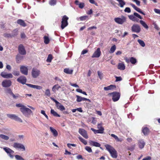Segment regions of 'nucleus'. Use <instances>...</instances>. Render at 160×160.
Returning a JSON list of instances; mask_svg holds the SVG:
<instances>
[{
    "instance_id": "bb28decb",
    "label": "nucleus",
    "mask_w": 160,
    "mask_h": 160,
    "mask_svg": "<svg viewBox=\"0 0 160 160\" xmlns=\"http://www.w3.org/2000/svg\"><path fill=\"white\" fill-rule=\"evenodd\" d=\"M118 68L120 70H123L125 68V66L123 63H118Z\"/></svg>"
},
{
    "instance_id": "72a5a7b5",
    "label": "nucleus",
    "mask_w": 160,
    "mask_h": 160,
    "mask_svg": "<svg viewBox=\"0 0 160 160\" xmlns=\"http://www.w3.org/2000/svg\"><path fill=\"white\" fill-rule=\"evenodd\" d=\"M44 42L46 44H48L50 42V39L48 37L46 36H45L44 37Z\"/></svg>"
},
{
    "instance_id": "f03ea898",
    "label": "nucleus",
    "mask_w": 160,
    "mask_h": 160,
    "mask_svg": "<svg viewBox=\"0 0 160 160\" xmlns=\"http://www.w3.org/2000/svg\"><path fill=\"white\" fill-rule=\"evenodd\" d=\"M20 110L22 113L27 117H28L32 113V112L30 109L25 107L21 108Z\"/></svg>"
},
{
    "instance_id": "f257e3e1",
    "label": "nucleus",
    "mask_w": 160,
    "mask_h": 160,
    "mask_svg": "<svg viewBox=\"0 0 160 160\" xmlns=\"http://www.w3.org/2000/svg\"><path fill=\"white\" fill-rule=\"evenodd\" d=\"M105 146L106 149L109 152L112 158H117L118 157L117 151L112 147L108 144H106Z\"/></svg>"
},
{
    "instance_id": "cd10ccee",
    "label": "nucleus",
    "mask_w": 160,
    "mask_h": 160,
    "mask_svg": "<svg viewBox=\"0 0 160 160\" xmlns=\"http://www.w3.org/2000/svg\"><path fill=\"white\" fill-rule=\"evenodd\" d=\"M64 72L67 74H71L72 73L73 70L72 69H70L69 68H65L63 70Z\"/></svg>"
},
{
    "instance_id": "1a4fd4ad",
    "label": "nucleus",
    "mask_w": 160,
    "mask_h": 160,
    "mask_svg": "<svg viewBox=\"0 0 160 160\" xmlns=\"http://www.w3.org/2000/svg\"><path fill=\"white\" fill-rule=\"evenodd\" d=\"M7 116L9 118L15 120L16 121H18L20 122H22V120L17 116L14 114H7Z\"/></svg>"
},
{
    "instance_id": "0eeeda50",
    "label": "nucleus",
    "mask_w": 160,
    "mask_h": 160,
    "mask_svg": "<svg viewBox=\"0 0 160 160\" xmlns=\"http://www.w3.org/2000/svg\"><path fill=\"white\" fill-rule=\"evenodd\" d=\"M3 149L11 158H13L14 155L13 154L14 152V151L10 148L7 147L3 148Z\"/></svg>"
},
{
    "instance_id": "052dcab7",
    "label": "nucleus",
    "mask_w": 160,
    "mask_h": 160,
    "mask_svg": "<svg viewBox=\"0 0 160 160\" xmlns=\"http://www.w3.org/2000/svg\"><path fill=\"white\" fill-rule=\"evenodd\" d=\"M79 7L80 8H82L84 7V4L83 2L80 3L78 5Z\"/></svg>"
},
{
    "instance_id": "4468645a",
    "label": "nucleus",
    "mask_w": 160,
    "mask_h": 160,
    "mask_svg": "<svg viewBox=\"0 0 160 160\" xmlns=\"http://www.w3.org/2000/svg\"><path fill=\"white\" fill-rule=\"evenodd\" d=\"M13 147L16 148L22 149V151L25 150L24 146L22 144L18 143H14L13 144Z\"/></svg>"
},
{
    "instance_id": "9d476101",
    "label": "nucleus",
    "mask_w": 160,
    "mask_h": 160,
    "mask_svg": "<svg viewBox=\"0 0 160 160\" xmlns=\"http://www.w3.org/2000/svg\"><path fill=\"white\" fill-rule=\"evenodd\" d=\"M79 133L84 138L86 139L88 138L87 132L86 131L82 128H79L78 131Z\"/></svg>"
},
{
    "instance_id": "79ce46f5",
    "label": "nucleus",
    "mask_w": 160,
    "mask_h": 160,
    "mask_svg": "<svg viewBox=\"0 0 160 160\" xmlns=\"http://www.w3.org/2000/svg\"><path fill=\"white\" fill-rule=\"evenodd\" d=\"M0 137L5 140H8L9 139V137L8 136L3 134H0Z\"/></svg>"
},
{
    "instance_id": "423d86ee",
    "label": "nucleus",
    "mask_w": 160,
    "mask_h": 160,
    "mask_svg": "<svg viewBox=\"0 0 160 160\" xmlns=\"http://www.w3.org/2000/svg\"><path fill=\"white\" fill-rule=\"evenodd\" d=\"M114 20L117 23L122 24L126 21V18L125 17L122 16V18H114Z\"/></svg>"
},
{
    "instance_id": "de8ad7c7",
    "label": "nucleus",
    "mask_w": 160,
    "mask_h": 160,
    "mask_svg": "<svg viewBox=\"0 0 160 160\" xmlns=\"http://www.w3.org/2000/svg\"><path fill=\"white\" fill-rule=\"evenodd\" d=\"M85 149L89 152H92V149L90 147L86 146L85 148Z\"/></svg>"
},
{
    "instance_id": "680f3d73",
    "label": "nucleus",
    "mask_w": 160,
    "mask_h": 160,
    "mask_svg": "<svg viewBox=\"0 0 160 160\" xmlns=\"http://www.w3.org/2000/svg\"><path fill=\"white\" fill-rule=\"evenodd\" d=\"M26 84L28 86L32 88H35L36 85H32L30 84Z\"/></svg>"
},
{
    "instance_id": "0e129e2a",
    "label": "nucleus",
    "mask_w": 160,
    "mask_h": 160,
    "mask_svg": "<svg viewBox=\"0 0 160 160\" xmlns=\"http://www.w3.org/2000/svg\"><path fill=\"white\" fill-rule=\"evenodd\" d=\"M135 147V145H133L131 147L129 148H128V150H130L131 151H132L134 149Z\"/></svg>"
},
{
    "instance_id": "2f4dec72",
    "label": "nucleus",
    "mask_w": 160,
    "mask_h": 160,
    "mask_svg": "<svg viewBox=\"0 0 160 160\" xmlns=\"http://www.w3.org/2000/svg\"><path fill=\"white\" fill-rule=\"evenodd\" d=\"M18 34V30L17 29H15L13 30L11 34L12 37L17 36Z\"/></svg>"
},
{
    "instance_id": "37998d69",
    "label": "nucleus",
    "mask_w": 160,
    "mask_h": 160,
    "mask_svg": "<svg viewBox=\"0 0 160 160\" xmlns=\"http://www.w3.org/2000/svg\"><path fill=\"white\" fill-rule=\"evenodd\" d=\"M58 108L60 110L62 111L65 110V107L61 104L59 106H58Z\"/></svg>"
},
{
    "instance_id": "6ab92c4d",
    "label": "nucleus",
    "mask_w": 160,
    "mask_h": 160,
    "mask_svg": "<svg viewBox=\"0 0 160 160\" xmlns=\"http://www.w3.org/2000/svg\"><path fill=\"white\" fill-rule=\"evenodd\" d=\"M130 5L132 6V7H133L136 11L143 15H145V13L142 12L140 8L137 7L134 4L131 3L130 4Z\"/></svg>"
},
{
    "instance_id": "58836bf2",
    "label": "nucleus",
    "mask_w": 160,
    "mask_h": 160,
    "mask_svg": "<svg viewBox=\"0 0 160 160\" xmlns=\"http://www.w3.org/2000/svg\"><path fill=\"white\" fill-rule=\"evenodd\" d=\"M140 22L142 25V26L145 28L148 29V27L145 22L142 20H140Z\"/></svg>"
},
{
    "instance_id": "2eb2a0df",
    "label": "nucleus",
    "mask_w": 160,
    "mask_h": 160,
    "mask_svg": "<svg viewBox=\"0 0 160 160\" xmlns=\"http://www.w3.org/2000/svg\"><path fill=\"white\" fill-rule=\"evenodd\" d=\"M101 54V52L100 48H98L95 51L92 56V58H98Z\"/></svg>"
},
{
    "instance_id": "13d9d810",
    "label": "nucleus",
    "mask_w": 160,
    "mask_h": 160,
    "mask_svg": "<svg viewBox=\"0 0 160 160\" xmlns=\"http://www.w3.org/2000/svg\"><path fill=\"white\" fill-rule=\"evenodd\" d=\"M98 76L99 77V78L101 79L102 78V73L99 71L98 72Z\"/></svg>"
},
{
    "instance_id": "ea45409f",
    "label": "nucleus",
    "mask_w": 160,
    "mask_h": 160,
    "mask_svg": "<svg viewBox=\"0 0 160 160\" xmlns=\"http://www.w3.org/2000/svg\"><path fill=\"white\" fill-rule=\"evenodd\" d=\"M78 138L80 141L82 143H83L84 145H86L87 144V141L84 139H83L81 137H79Z\"/></svg>"
},
{
    "instance_id": "6e6d98bb",
    "label": "nucleus",
    "mask_w": 160,
    "mask_h": 160,
    "mask_svg": "<svg viewBox=\"0 0 160 160\" xmlns=\"http://www.w3.org/2000/svg\"><path fill=\"white\" fill-rule=\"evenodd\" d=\"M22 58V57L20 55H17L16 57L17 61H19L21 60Z\"/></svg>"
},
{
    "instance_id": "69168bd1",
    "label": "nucleus",
    "mask_w": 160,
    "mask_h": 160,
    "mask_svg": "<svg viewBox=\"0 0 160 160\" xmlns=\"http://www.w3.org/2000/svg\"><path fill=\"white\" fill-rule=\"evenodd\" d=\"M154 10L155 12L160 14V9L155 8Z\"/></svg>"
},
{
    "instance_id": "393cba45",
    "label": "nucleus",
    "mask_w": 160,
    "mask_h": 160,
    "mask_svg": "<svg viewBox=\"0 0 160 160\" xmlns=\"http://www.w3.org/2000/svg\"><path fill=\"white\" fill-rule=\"evenodd\" d=\"M116 88V87L115 85H111L107 87H104V89L105 90L107 91L109 90H111L113 88Z\"/></svg>"
},
{
    "instance_id": "603ef678",
    "label": "nucleus",
    "mask_w": 160,
    "mask_h": 160,
    "mask_svg": "<svg viewBox=\"0 0 160 160\" xmlns=\"http://www.w3.org/2000/svg\"><path fill=\"white\" fill-rule=\"evenodd\" d=\"M97 128L99 129H103V131L104 130V128L102 127V123L98 124L97 125Z\"/></svg>"
},
{
    "instance_id": "a211bd4d",
    "label": "nucleus",
    "mask_w": 160,
    "mask_h": 160,
    "mask_svg": "<svg viewBox=\"0 0 160 160\" xmlns=\"http://www.w3.org/2000/svg\"><path fill=\"white\" fill-rule=\"evenodd\" d=\"M142 132L145 136L147 135L150 132L149 129L147 127H143L142 128Z\"/></svg>"
},
{
    "instance_id": "774afa93",
    "label": "nucleus",
    "mask_w": 160,
    "mask_h": 160,
    "mask_svg": "<svg viewBox=\"0 0 160 160\" xmlns=\"http://www.w3.org/2000/svg\"><path fill=\"white\" fill-rule=\"evenodd\" d=\"M151 159V157L148 156L143 158L142 160H150Z\"/></svg>"
},
{
    "instance_id": "f8f14e48",
    "label": "nucleus",
    "mask_w": 160,
    "mask_h": 160,
    "mask_svg": "<svg viewBox=\"0 0 160 160\" xmlns=\"http://www.w3.org/2000/svg\"><path fill=\"white\" fill-rule=\"evenodd\" d=\"M18 50L19 53L21 55H24L26 54V51L24 47L22 44H20L18 47Z\"/></svg>"
},
{
    "instance_id": "e2e57ef3",
    "label": "nucleus",
    "mask_w": 160,
    "mask_h": 160,
    "mask_svg": "<svg viewBox=\"0 0 160 160\" xmlns=\"http://www.w3.org/2000/svg\"><path fill=\"white\" fill-rule=\"evenodd\" d=\"M67 146L69 148H71V146L76 147V145L74 144L68 143L67 144Z\"/></svg>"
},
{
    "instance_id": "c03bdc74",
    "label": "nucleus",
    "mask_w": 160,
    "mask_h": 160,
    "mask_svg": "<svg viewBox=\"0 0 160 160\" xmlns=\"http://www.w3.org/2000/svg\"><path fill=\"white\" fill-rule=\"evenodd\" d=\"M45 94L46 95L48 96H50L51 95V93L50 90L49 89H46L45 92Z\"/></svg>"
},
{
    "instance_id": "5fc2aeb1",
    "label": "nucleus",
    "mask_w": 160,
    "mask_h": 160,
    "mask_svg": "<svg viewBox=\"0 0 160 160\" xmlns=\"http://www.w3.org/2000/svg\"><path fill=\"white\" fill-rule=\"evenodd\" d=\"M116 78L115 82H118L122 80V78L121 77H115Z\"/></svg>"
},
{
    "instance_id": "a878e982",
    "label": "nucleus",
    "mask_w": 160,
    "mask_h": 160,
    "mask_svg": "<svg viewBox=\"0 0 160 160\" xmlns=\"http://www.w3.org/2000/svg\"><path fill=\"white\" fill-rule=\"evenodd\" d=\"M138 145L139 147L141 149H142L145 145V143L142 140H141L138 141Z\"/></svg>"
},
{
    "instance_id": "4c0bfd02",
    "label": "nucleus",
    "mask_w": 160,
    "mask_h": 160,
    "mask_svg": "<svg viewBox=\"0 0 160 160\" xmlns=\"http://www.w3.org/2000/svg\"><path fill=\"white\" fill-rule=\"evenodd\" d=\"M52 59L53 58L52 55L51 54H49L48 55L46 61L48 62H51Z\"/></svg>"
},
{
    "instance_id": "9b49d317",
    "label": "nucleus",
    "mask_w": 160,
    "mask_h": 160,
    "mask_svg": "<svg viewBox=\"0 0 160 160\" xmlns=\"http://www.w3.org/2000/svg\"><path fill=\"white\" fill-rule=\"evenodd\" d=\"M12 82L10 80H5L2 82V85L3 87H9L11 86Z\"/></svg>"
},
{
    "instance_id": "473e14b6",
    "label": "nucleus",
    "mask_w": 160,
    "mask_h": 160,
    "mask_svg": "<svg viewBox=\"0 0 160 160\" xmlns=\"http://www.w3.org/2000/svg\"><path fill=\"white\" fill-rule=\"evenodd\" d=\"M51 113L54 116L60 117V116L54 110L51 109Z\"/></svg>"
},
{
    "instance_id": "c756f323",
    "label": "nucleus",
    "mask_w": 160,
    "mask_h": 160,
    "mask_svg": "<svg viewBox=\"0 0 160 160\" xmlns=\"http://www.w3.org/2000/svg\"><path fill=\"white\" fill-rule=\"evenodd\" d=\"M61 88V87L60 85L57 84L53 86L52 88V90L53 92H56V90H58Z\"/></svg>"
},
{
    "instance_id": "a19ab883",
    "label": "nucleus",
    "mask_w": 160,
    "mask_h": 160,
    "mask_svg": "<svg viewBox=\"0 0 160 160\" xmlns=\"http://www.w3.org/2000/svg\"><path fill=\"white\" fill-rule=\"evenodd\" d=\"M138 41L140 45L142 47H144L145 46V44L143 41L141 39H138Z\"/></svg>"
},
{
    "instance_id": "dca6fc26",
    "label": "nucleus",
    "mask_w": 160,
    "mask_h": 160,
    "mask_svg": "<svg viewBox=\"0 0 160 160\" xmlns=\"http://www.w3.org/2000/svg\"><path fill=\"white\" fill-rule=\"evenodd\" d=\"M21 72L25 75H27L28 72V69L27 67L24 66H21L20 68Z\"/></svg>"
},
{
    "instance_id": "a18cd8bd",
    "label": "nucleus",
    "mask_w": 160,
    "mask_h": 160,
    "mask_svg": "<svg viewBox=\"0 0 160 160\" xmlns=\"http://www.w3.org/2000/svg\"><path fill=\"white\" fill-rule=\"evenodd\" d=\"M15 158L17 160H24L23 158L21 156L19 155H16Z\"/></svg>"
},
{
    "instance_id": "e433bc0d",
    "label": "nucleus",
    "mask_w": 160,
    "mask_h": 160,
    "mask_svg": "<svg viewBox=\"0 0 160 160\" xmlns=\"http://www.w3.org/2000/svg\"><path fill=\"white\" fill-rule=\"evenodd\" d=\"M76 97L77 98L76 101L77 102H79L84 100V98H82L78 95H77Z\"/></svg>"
},
{
    "instance_id": "bf43d9fd",
    "label": "nucleus",
    "mask_w": 160,
    "mask_h": 160,
    "mask_svg": "<svg viewBox=\"0 0 160 160\" xmlns=\"http://www.w3.org/2000/svg\"><path fill=\"white\" fill-rule=\"evenodd\" d=\"M124 12L128 13L130 12H131L130 8L128 7L124 9Z\"/></svg>"
},
{
    "instance_id": "338daca9",
    "label": "nucleus",
    "mask_w": 160,
    "mask_h": 160,
    "mask_svg": "<svg viewBox=\"0 0 160 160\" xmlns=\"http://www.w3.org/2000/svg\"><path fill=\"white\" fill-rule=\"evenodd\" d=\"M26 37L25 34L24 32H22L21 34V37L22 38H24Z\"/></svg>"
},
{
    "instance_id": "ddd939ff",
    "label": "nucleus",
    "mask_w": 160,
    "mask_h": 160,
    "mask_svg": "<svg viewBox=\"0 0 160 160\" xmlns=\"http://www.w3.org/2000/svg\"><path fill=\"white\" fill-rule=\"evenodd\" d=\"M17 81L19 83L24 84H26L27 82V78L25 76H22L18 78Z\"/></svg>"
},
{
    "instance_id": "b1692460",
    "label": "nucleus",
    "mask_w": 160,
    "mask_h": 160,
    "mask_svg": "<svg viewBox=\"0 0 160 160\" xmlns=\"http://www.w3.org/2000/svg\"><path fill=\"white\" fill-rule=\"evenodd\" d=\"M7 92L8 93H9L10 95L12 96L13 98L15 99H16V98H17L18 97V96L19 95V94H18V96L15 95L12 92V91L10 88H8V89H7Z\"/></svg>"
},
{
    "instance_id": "f3484780",
    "label": "nucleus",
    "mask_w": 160,
    "mask_h": 160,
    "mask_svg": "<svg viewBox=\"0 0 160 160\" xmlns=\"http://www.w3.org/2000/svg\"><path fill=\"white\" fill-rule=\"evenodd\" d=\"M1 75L3 78H12L13 76L11 73H8L7 72H2L1 73Z\"/></svg>"
},
{
    "instance_id": "6e6552de",
    "label": "nucleus",
    "mask_w": 160,
    "mask_h": 160,
    "mask_svg": "<svg viewBox=\"0 0 160 160\" xmlns=\"http://www.w3.org/2000/svg\"><path fill=\"white\" fill-rule=\"evenodd\" d=\"M40 73V71L35 68H33L31 72L32 76L34 78H36L39 76Z\"/></svg>"
},
{
    "instance_id": "f704fd0d",
    "label": "nucleus",
    "mask_w": 160,
    "mask_h": 160,
    "mask_svg": "<svg viewBox=\"0 0 160 160\" xmlns=\"http://www.w3.org/2000/svg\"><path fill=\"white\" fill-rule=\"evenodd\" d=\"M130 62L132 64H134L137 62V61L136 58L132 57L130 58Z\"/></svg>"
},
{
    "instance_id": "c85d7f7f",
    "label": "nucleus",
    "mask_w": 160,
    "mask_h": 160,
    "mask_svg": "<svg viewBox=\"0 0 160 160\" xmlns=\"http://www.w3.org/2000/svg\"><path fill=\"white\" fill-rule=\"evenodd\" d=\"M111 135L112 137L114 138L117 142H122L123 140L122 138H119L117 136L114 134H112Z\"/></svg>"
},
{
    "instance_id": "8fccbe9b",
    "label": "nucleus",
    "mask_w": 160,
    "mask_h": 160,
    "mask_svg": "<svg viewBox=\"0 0 160 160\" xmlns=\"http://www.w3.org/2000/svg\"><path fill=\"white\" fill-rule=\"evenodd\" d=\"M133 15L136 16V17H138V18L140 19H142V17L137 12H134Z\"/></svg>"
},
{
    "instance_id": "7c9ffc66",
    "label": "nucleus",
    "mask_w": 160,
    "mask_h": 160,
    "mask_svg": "<svg viewBox=\"0 0 160 160\" xmlns=\"http://www.w3.org/2000/svg\"><path fill=\"white\" fill-rule=\"evenodd\" d=\"M129 18L132 21L134 22H138L139 21L138 19L136 18L134 15H130L128 16Z\"/></svg>"
},
{
    "instance_id": "864d4df0",
    "label": "nucleus",
    "mask_w": 160,
    "mask_h": 160,
    "mask_svg": "<svg viewBox=\"0 0 160 160\" xmlns=\"http://www.w3.org/2000/svg\"><path fill=\"white\" fill-rule=\"evenodd\" d=\"M13 74L15 76H19L20 74V72L19 71H14L12 72Z\"/></svg>"
},
{
    "instance_id": "aec40b11",
    "label": "nucleus",
    "mask_w": 160,
    "mask_h": 160,
    "mask_svg": "<svg viewBox=\"0 0 160 160\" xmlns=\"http://www.w3.org/2000/svg\"><path fill=\"white\" fill-rule=\"evenodd\" d=\"M89 143L91 146L96 147H100L101 146V144L99 143L92 141H89Z\"/></svg>"
},
{
    "instance_id": "39448f33",
    "label": "nucleus",
    "mask_w": 160,
    "mask_h": 160,
    "mask_svg": "<svg viewBox=\"0 0 160 160\" xmlns=\"http://www.w3.org/2000/svg\"><path fill=\"white\" fill-rule=\"evenodd\" d=\"M131 31L132 32L137 33H139L141 30V28L138 24H133L131 27Z\"/></svg>"
},
{
    "instance_id": "5701e85b",
    "label": "nucleus",
    "mask_w": 160,
    "mask_h": 160,
    "mask_svg": "<svg viewBox=\"0 0 160 160\" xmlns=\"http://www.w3.org/2000/svg\"><path fill=\"white\" fill-rule=\"evenodd\" d=\"M17 22L18 24L22 27H25L27 25L25 23L24 21L22 19H18L17 20Z\"/></svg>"
},
{
    "instance_id": "3c124183",
    "label": "nucleus",
    "mask_w": 160,
    "mask_h": 160,
    "mask_svg": "<svg viewBox=\"0 0 160 160\" xmlns=\"http://www.w3.org/2000/svg\"><path fill=\"white\" fill-rule=\"evenodd\" d=\"M41 113L43 114L46 118L47 119H48V117L47 115L46 114L45 111L44 110H42Z\"/></svg>"
},
{
    "instance_id": "49530a36",
    "label": "nucleus",
    "mask_w": 160,
    "mask_h": 160,
    "mask_svg": "<svg viewBox=\"0 0 160 160\" xmlns=\"http://www.w3.org/2000/svg\"><path fill=\"white\" fill-rule=\"evenodd\" d=\"M56 0H50L49 2V4L51 5H54L56 4Z\"/></svg>"
},
{
    "instance_id": "c9c22d12",
    "label": "nucleus",
    "mask_w": 160,
    "mask_h": 160,
    "mask_svg": "<svg viewBox=\"0 0 160 160\" xmlns=\"http://www.w3.org/2000/svg\"><path fill=\"white\" fill-rule=\"evenodd\" d=\"M116 48V47L115 45H114L112 46L111 48L110 51H109V53H112L114 52Z\"/></svg>"
},
{
    "instance_id": "412c9836",
    "label": "nucleus",
    "mask_w": 160,
    "mask_h": 160,
    "mask_svg": "<svg viewBox=\"0 0 160 160\" xmlns=\"http://www.w3.org/2000/svg\"><path fill=\"white\" fill-rule=\"evenodd\" d=\"M91 130H92V131H93L95 134L103 133L104 132L103 129L96 130L94 129L93 128H91Z\"/></svg>"
},
{
    "instance_id": "09e8293b",
    "label": "nucleus",
    "mask_w": 160,
    "mask_h": 160,
    "mask_svg": "<svg viewBox=\"0 0 160 160\" xmlns=\"http://www.w3.org/2000/svg\"><path fill=\"white\" fill-rule=\"evenodd\" d=\"M88 18V16H84L80 17L79 18L81 21L85 20Z\"/></svg>"
},
{
    "instance_id": "4d7b16f0",
    "label": "nucleus",
    "mask_w": 160,
    "mask_h": 160,
    "mask_svg": "<svg viewBox=\"0 0 160 160\" xmlns=\"http://www.w3.org/2000/svg\"><path fill=\"white\" fill-rule=\"evenodd\" d=\"M92 121L91 122V123L92 124H95L96 123L97 120H96V118L94 117L92 118Z\"/></svg>"
},
{
    "instance_id": "4be33fe9",
    "label": "nucleus",
    "mask_w": 160,
    "mask_h": 160,
    "mask_svg": "<svg viewBox=\"0 0 160 160\" xmlns=\"http://www.w3.org/2000/svg\"><path fill=\"white\" fill-rule=\"evenodd\" d=\"M50 129L54 137H56L58 136V132L55 129L50 127Z\"/></svg>"
},
{
    "instance_id": "7ed1b4c3",
    "label": "nucleus",
    "mask_w": 160,
    "mask_h": 160,
    "mask_svg": "<svg viewBox=\"0 0 160 160\" xmlns=\"http://www.w3.org/2000/svg\"><path fill=\"white\" fill-rule=\"evenodd\" d=\"M108 95L112 96V100L114 102L118 101L120 98V93L116 92L109 93Z\"/></svg>"
},
{
    "instance_id": "20e7f679",
    "label": "nucleus",
    "mask_w": 160,
    "mask_h": 160,
    "mask_svg": "<svg viewBox=\"0 0 160 160\" xmlns=\"http://www.w3.org/2000/svg\"><path fill=\"white\" fill-rule=\"evenodd\" d=\"M68 18L66 15L63 16L62 18L61 22V28L62 29H63L68 24Z\"/></svg>"
}]
</instances>
